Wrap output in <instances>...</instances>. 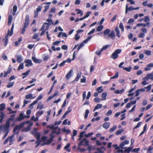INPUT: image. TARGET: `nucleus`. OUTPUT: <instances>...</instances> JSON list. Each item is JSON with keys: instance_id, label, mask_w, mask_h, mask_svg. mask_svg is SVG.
I'll return each instance as SVG.
<instances>
[{"instance_id": "9b49d317", "label": "nucleus", "mask_w": 153, "mask_h": 153, "mask_svg": "<svg viewBox=\"0 0 153 153\" xmlns=\"http://www.w3.org/2000/svg\"><path fill=\"white\" fill-rule=\"evenodd\" d=\"M153 67V63H152L148 64L146 66V67L145 68V70L146 71H148L151 69L150 68Z\"/></svg>"}, {"instance_id": "c85d7f7f", "label": "nucleus", "mask_w": 153, "mask_h": 153, "mask_svg": "<svg viewBox=\"0 0 153 153\" xmlns=\"http://www.w3.org/2000/svg\"><path fill=\"white\" fill-rule=\"evenodd\" d=\"M38 102V101L36 100H35L29 106V108L30 109H32L33 108V107L31 108V106H33V105H35V104L37 103Z\"/></svg>"}, {"instance_id": "72a5a7b5", "label": "nucleus", "mask_w": 153, "mask_h": 153, "mask_svg": "<svg viewBox=\"0 0 153 153\" xmlns=\"http://www.w3.org/2000/svg\"><path fill=\"white\" fill-rule=\"evenodd\" d=\"M116 128H117L116 126L114 125L112 128H111L110 129L109 132L110 133H111V132H113L116 129Z\"/></svg>"}, {"instance_id": "4468645a", "label": "nucleus", "mask_w": 153, "mask_h": 153, "mask_svg": "<svg viewBox=\"0 0 153 153\" xmlns=\"http://www.w3.org/2000/svg\"><path fill=\"white\" fill-rule=\"evenodd\" d=\"M72 70H70L69 72L66 74L65 77L66 79H68L72 76Z\"/></svg>"}, {"instance_id": "8fccbe9b", "label": "nucleus", "mask_w": 153, "mask_h": 153, "mask_svg": "<svg viewBox=\"0 0 153 153\" xmlns=\"http://www.w3.org/2000/svg\"><path fill=\"white\" fill-rule=\"evenodd\" d=\"M60 42V41L57 40L55 42H53V44L54 45H57Z\"/></svg>"}, {"instance_id": "4be33fe9", "label": "nucleus", "mask_w": 153, "mask_h": 153, "mask_svg": "<svg viewBox=\"0 0 153 153\" xmlns=\"http://www.w3.org/2000/svg\"><path fill=\"white\" fill-rule=\"evenodd\" d=\"M102 86H100L97 88L96 90L97 91L98 93H100L103 92V90L102 89Z\"/></svg>"}, {"instance_id": "7c9ffc66", "label": "nucleus", "mask_w": 153, "mask_h": 153, "mask_svg": "<svg viewBox=\"0 0 153 153\" xmlns=\"http://www.w3.org/2000/svg\"><path fill=\"white\" fill-rule=\"evenodd\" d=\"M132 68L131 66H129L128 68L127 67H123V70L126 71L127 72H130L131 71V70Z\"/></svg>"}, {"instance_id": "864d4df0", "label": "nucleus", "mask_w": 153, "mask_h": 153, "mask_svg": "<svg viewBox=\"0 0 153 153\" xmlns=\"http://www.w3.org/2000/svg\"><path fill=\"white\" fill-rule=\"evenodd\" d=\"M35 136L37 140H39L40 138V134L39 133H36L35 135Z\"/></svg>"}, {"instance_id": "58836bf2", "label": "nucleus", "mask_w": 153, "mask_h": 153, "mask_svg": "<svg viewBox=\"0 0 153 153\" xmlns=\"http://www.w3.org/2000/svg\"><path fill=\"white\" fill-rule=\"evenodd\" d=\"M144 53L148 56H150L151 55V51L149 50H146L144 52Z\"/></svg>"}, {"instance_id": "a211bd4d", "label": "nucleus", "mask_w": 153, "mask_h": 153, "mask_svg": "<svg viewBox=\"0 0 153 153\" xmlns=\"http://www.w3.org/2000/svg\"><path fill=\"white\" fill-rule=\"evenodd\" d=\"M30 122V121H26V122H22L19 125H18L19 128V129L21 128L22 127L24 126V125H25V123H28Z\"/></svg>"}, {"instance_id": "6e6d98bb", "label": "nucleus", "mask_w": 153, "mask_h": 153, "mask_svg": "<svg viewBox=\"0 0 153 153\" xmlns=\"http://www.w3.org/2000/svg\"><path fill=\"white\" fill-rule=\"evenodd\" d=\"M42 7V6H38L36 9V11L38 12L41 11Z\"/></svg>"}, {"instance_id": "5fc2aeb1", "label": "nucleus", "mask_w": 153, "mask_h": 153, "mask_svg": "<svg viewBox=\"0 0 153 153\" xmlns=\"http://www.w3.org/2000/svg\"><path fill=\"white\" fill-rule=\"evenodd\" d=\"M109 45H106L103 47L101 49V51H104L106 50L109 47Z\"/></svg>"}, {"instance_id": "6ab92c4d", "label": "nucleus", "mask_w": 153, "mask_h": 153, "mask_svg": "<svg viewBox=\"0 0 153 153\" xmlns=\"http://www.w3.org/2000/svg\"><path fill=\"white\" fill-rule=\"evenodd\" d=\"M8 38L7 37H5L4 38H3L2 39L3 41L4 42V46H6L8 43Z\"/></svg>"}, {"instance_id": "2f4dec72", "label": "nucleus", "mask_w": 153, "mask_h": 153, "mask_svg": "<svg viewBox=\"0 0 153 153\" xmlns=\"http://www.w3.org/2000/svg\"><path fill=\"white\" fill-rule=\"evenodd\" d=\"M153 149V147L152 146V145L150 146L149 147L147 151V153H152L151 151Z\"/></svg>"}, {"instance_id": "4d7b16f0", "label": "nucleus", "mask_w": 153, "mask_h": 153, "mask_svg": "<svg viewBox=\"0 0 153 153\" xmlns=\"http://www.w3.org/2000/svg\"><path fill=\"white\" fill-rule=\"evenodd\" d=\"M39 14V12L35 10L34 12V18H36L38 16Z\"/></svg>"}, {"instance_id": "1a4fd4ad", "label": "nucleus", "mask_w": 153, "mask_h": 153, "mask_svg": "<svg viewBox=\"0 0 153 153\" xmlns=\"http://www.w3.org/2000/svg\"><path fill=\"white\" fill-rule=\"evenodd\" d=\"M32 60L35 63H41L42 61L41 59H38L35 58L34 56H32Z\"/></svg>"}, {"instance_id": "a18cd8bd", "label": "nucleus", "mask_w": 153, "mask_h": 153, "mask_svg": "<svg viewBox=\"0 0 153 153\" xmlns=\"http://www.w3.org/2000/svg\"><path fill=\"white\" fill-rule=\"evenodd\" d=\"M141 122H139L137 125L134 128V129H135L139 128L141 126Z\"/></svg>"}, {"instance_id": "774afa93", "label": "nucleus", "mask_w": 153, "mask_h": 153, "mask_svg": "<svg viewBox=\"0 0 153 153\" xmlns=\"http://www.w3.org/2000/svg\"><path fill=\"white\" fill-rule=\"evenodd\" d=\"M145 36V34L143 33H140L138 36L139 38H143Z\"/></svg>"}, {"instance_id": "f03ea898", "label": "nucleus", "mask_w": 153, "mask_h": 153, "mask_svg": "<svg viewBox=\"0 0 153 153\" xmlns=\"http://www.w3.org/2000/svg\"><path fill=\"white\" fill-rule=\"evenodd\" d=\"M110 30L109 29H107L105 30L103 32V34L105 36L108 35V37L112 39H114L115 38V35L114 31H112L109 34Z\"/></svg>"}, {"instance_id": "f8f14e48", "label": "nucleus", "mask_w": 153, "mask_h": 153, "mask_svg": "<svg viewBox=\"0 0 153 153\" xmlns=\"http://www.w3.org/2000/svg\"><path fill=\"white\" fill-rule=\"evenodd\" d=\"M45 28V25H43L42 27H41L40 29V31H42V32L40 34V35L41 36H42L44 35L46 30H44V29Z\"/></svg>"}, {"instance_id": "20e7f679", "label": "nucleus", "mask_w": 153, "mask_h": 153, "mask_svg": "<svg viewBox=\"0 0 153 153\" xmlns=\"http://www.w3.org/2000/svg\"><path fill=\"white\" fill-rule=\"evenodd\" d=\"M121 51V50L120 49H118L116 50L111 55V58L114 59H115L117 58L118 57V54L120 53Z\"/></svg>"}, {"instance_id": "09e8293b", "label": "nucleus", "mask_w": 153, "mask_h": 153, "mask_svg": "<svg viewBox=\"0 0 153 153\" xmlns=\"http://www.w3.org/2000/svg\"><path fill=\"white\" fill-rule=\"evenodd\" d=\"M101 100L98 97H96L94 99V101L95 102L99 103Z\"/></svg>"}, {"instance_id": "3c124183", "label": "nucleus", "mask_w": 153, "mask_h": 153, "mask_svg": "<svg viewBox=\"0 0 153 153\" xmlns=\"http://www.w3.org/2000/svg\"><path fill=\"white\" fill-rule=\"evenodd\" d=\"M91 12H87L86 13V15H85L84 16V18L85 19L87 17H88L89 16L90 14L91 13Z\"/></svg>"}, {"instance_id": "338daca9", "label": "nucleus", "mask_w": 153, "mask_h": 153, "mask_svg": "<svg viewBox=\"0 0 153 153\" xmlns=\"http://www.w3.org/2000/svg\"><path fill=\"white\" fill-rule=\"evenodd\" d=\"M112 111L111 110H110L108 111V112L106 114V115L107 116H109L112 114Z\"/></svg>"}, {"instance_id": "7ed1b4c3", "label": "nucleus", "mask_w": 153, "mask_h": 153, "mask_svg": "<svg viewBox=\"0 0 153 153\" xmlns=\"http://www.w3.org/2000/svg\"><path fill=\"white\" fill-rule=\"evenodd\" d=\"M14 134H12L10 136L8 137L4 142V144H5L9 141V145H12L13 143V142L14 140L13 139V138L14 137Z\"/></svg>"}, {"instance_id": "052dcab7", "label": "nucleus", "mask_w": 153, "mask_h": 153, "mask_svg": "<svg viewBox=\"0 0 153 153\" xmlns=\"http://www.w3.org/2000/svg\"><path fill=\"white\" fill-rule=\"evenodd\" d=\"M18 129H19V128L18 125H16L13 128V131L14 133H15L16 132V131Z\"/></svg>"}, {"instance_id": "680f3d73", "label": "nucleus", "mask_w": 153, "mask_h": 153, "mask_svg": "<svg viewBox=\"0 0 153 153\" xmlns=\"http://www.w3.org/2000/svg\"><path fill=\"white\" fill-rule=\"evenodd\" d=\"M93 134V132H90L88 134H85L84 136L85 137H89V136H92Z\"/></svg>"}, {"instance_id": "c756f323", "label": "nucleus", "mask_w": 153, "mask_h": 153, "mask_svg": "<svg viewBox=\"0 0 153 153\" xmlns=\"http://www.w3.org/2000/svg\"><path fill=\"white\" fill-rule=\"evenodd\" d=\"M75 11H76L77 12V14H80L81 16H82L83 15V12L81 10H80L79 9H75Z\"/></svg>"}, {"instance_id": "e433bc0d", "label": "nucleus", "mask_w": 153, "mask_h": 153, "mask_svg": "<svg viewBox=\"0 0 153 153\" xmlns=\"http://www.w3.org/2000/svg\"><path fill=\"white\" fill-rule=\"evenodd\" d=\"M43 25H45H45H46L45 26L46 27H45V30H47L48 29V28H49V26L50 25H51V24H49L48 23L45 22L44 23V24Z\"/></svg>"}, {"instance_id": "a878e982", "label": "nucleus", "mask_w": 153, "mask_h": 153, "mask_svg": "<svg viewBox=\"0 0 153 153\" xmlns=\"http://www.w3.org/2000/svg\"><path fill=\"white\" fill-rule=\"evenodd\" d=\"M107 95V93L106 92H104L102 93V97L103 98V99H101V100H105L106 99V97Z\"/></svg>"}, {"instance_id": "412c9836", "label": "nucleus", "mask_w": 153, "mask_h": 153, "mask_svg": "<svg viewBox=\"0 0 153 153\" xmlns=\"http://www.w3.org/2000/svg\"><path fill=\"white\" fill-rule=\"evenodd\" d=\"M5 105L4 103H2L0 105V111H3L5 109Z\"/></svg>"}, {"instance_id": "cd10ccee", "label": "nucleus", "mask_w": 153, "mask_h": 153, "mask_svg": "<svg viewBox=\"0 0 153 153\" xmlns=\"http://www.w3.org/2000/svg\"><path fill=\"white\" fill-rule=\"evenodd\" d=\"M33 96V94H30L27 95H26L25 96V98L26 99H29L30 98L33 99L34 97H32Z\"/></svg>"}, {"instance_id": "69168bd1", "label": "nucleus", "mask_w": 153, "mask_h": 153, "mask_svg": "<svg viewBox=\"0 0 153 153\" xmlns=\"http://www.w3.org/2000/svg\"><path fill=\"white\" fill-rule=\"evenodd\" d=\"M117 17V15H115L112 18V19L111 20V22H114V21H115Z\"/></svg>"}, {"instance_id": "393cba45", "label": "nucleus", "mask_w": 153, "mask_h": 153, "mask_svg": "<svg viewBox=\"0 0 153 153\" xmlns=\"http://www.w3.org/2000/svg\"><path fill=\"white\" fill-rule=\"evenodd\" d=\"M103 28V27L102 25H100L98 26L97 28L96 29L97 31L99 32L102 30Z\"/></svg>"}, {"instance_id": "dca6fc26", "label": "nucleus", "mask_w": 153, "mask_h": 153, "mask_svg": "<svg viewBox=\"0 0 153 153\" xmlns=\"http://www.w3.org/2000/svg\"><path fill=\"white\" fill-rule=\"evenodd\" d=\"M102 107V104H97L94 107L93 110V111H94L97 109L101 108Z\"/></svg>"}, {"instance_id": "603ef678", "label": "nucleus", "mask_w": 153, "mask_h": 153, "mask_svg": "<svg viewBox=\"0 0 153 153\" xmlns=\"http://www.w3.org/2000/svg\"><path fill=\"white\" fill-rule=\"evenodd\" d=\"M125 145L124 144L123 142H122L120 145L119 147L120 148H121L122 149H124L126 148V147H123V146H124Z\"/></svg>"}, {"instance_id": "473e14b6", "label": "nucleus", "mask_w": 153, "mask_h": 153, "mask_svg": "<svg viewBox=\"0 0 153 153\" xmlns=\"http://www.w3.org/2000/svg\"><path fill=\"white\" fill-rule=\"evenodd\" d=\"M89 113V110L88 109H87L85 111V115L84 116V118L85 119H86L88 116V114Z\"/></svg>"}, {"instance_id": "f704fd0d", "label": "nucleus", "mask_w": 153, "mask_h": 153, "mask_svg": "<svg viewBox=\"0 0 153 153\" xmlns=\"http://www.w3.org/2000/svg\"><path fill=\"white\" fill-rule=\"evenodd\" d=\"M119 27L121 29V31L122 32H123L124 31V27H123V24L122 22L120 23L119 26Z\"/></svg>"}, {"instance_id": "ea45409f", "label": "nucleus", "mask_w": 153, "mask_h": 153, "mask_svg": "<svg viewBox=\"0 0 153 153\" xmlns=\"http://www.w3.org/2000/svg\"><path fill=\"white\" fill-rule=\"evenodd\" d=\"M53 140L52 138H50L48 140L47 142L45 143V144L47 145H49L51 143V142L53 141Z\"/></svg>"}, {"instance_id": "2eb2a0df", "label": "nucleus", "mask_w": 153, "mask_h": 153, "mask_svg": "<svg viewBox=\"0 0 153 153\" xmlns=\"http://www.w3.org/2000/svg\"><path fill=\"white\" fill-rule=\"evenodd\" d=\"M110 124L108 122H105L102 125L103 127L105 129H108L110 126Z\"/></svg>"}, {"instance_id": "de8ad7c7", "label": "nucleus", "mask_w": 153, "mask_h": 153, "mask_svg": "<svg viewBox=\"0 0 153 153\" xmlns=\"http://www.w3.org/2000/svg\"><path fill=\"white\" fill-rule=\"evenodd\" d=\"M84 45V44L83 42H82L80 44L77 49L78 51H79L82 47Z\"/></svg>"}, {"instance_id": "49530a36", "label": "nucleus", "mask_w": 153, "mask_h": 153, "mask_svg": "<svg viewBox=\"0 0 153 153\" xmlns=\"http://www.w3.org/2000/svg\"><path fill=\"white\" fill-rule=\"evenodd\" d=\"M43 111H39L37 112L36 113V116H39L43 114Z\"/></svg>"}, {"instance_id": "0e129e2a", "label": "nucleus", "mask_w": 153, "mask_h": 153, "mask_svg": "<svg viewBox=\"0 0 153 153\" xmlns=\"http://www.w3.org/2000/svg\"><path fill=\"white\" fill-rule=\"evenodd\" d=\"M61 48L62 49L64 50H66L68 49V46L65 45H62V46Z\"/></svg>"}, {"instance_id": "79ce46f5", "label": "nucleus", "mask_w": 153, "mask_h": 153, "mask_svg": "<svg viewBox=\"0 0 153 153\" xmlns=\"http://www.w3.org/2000/svg\"><path fill=\"white\" fill-rule=\"evenodd\" d=\"M131 149L132 148H131L130 147H129L127 149L124 150V151L125 152H127L128 153H129L131 151Z\"/></svg>"}, {"instance_id": "a19ab883", "label": "nucleus", "mask_w": 153, "mask_h": 153, "mask_svg": "<svg viewBox=\"0 0 153 153\" xmlns=\"http://www.w3.org/2000/svg\"><path fill=\"white\" fill-rule=\"evenodd\" d=\"M144 20L145 22H149L150 19L149 16H145L144 17Z\"/></svg>"}, {"instance_id": "e2e57ef3", "label": "nucleus", "mask_w": 153, "mask_h": 153, "mask_svg": "<svg viewBox=\"0 0 153 153\" xmlns=\"http://www.w3.org/2000/svg\"><path fill=\"white\" fill-rule=\"evenodd\" d=\"M91 96V92L90 91H89L87 94V95L86 97V99L87 100H88Z\"/></svg>"}, {"instance_id": "423d86ee", "label": "nucleus", "mask_w": 153, "mask_h": 153, "mask_svg": "<svg viewBox=\"0 0 153 153\" xmlns=\"http://www.w3.org/2000/svg\"><path fill=\"white\" fill-rule=\"evenodd\" d=\"M13 120L14 119L12 118H9L8 119L6 122L4 126V130H7L9 129L10 125V121Z\"/></svg>"}, {"instance_id": "37998d69", "label": "nucleus", "mask_w": 153, "mask_h": 153, "mask_svg": "<svg viewBox=\"0 0 153 153\" xmlns=\"http://www.w3.org/2000/svg\"><path fill=\"white\" fill-rule=\"evenodd\" d=\"M7 109L9 111V113L10 114H12V113H16V111H13L10 108H7Z\"/></svg>"}, {"instance_id": "aec40b11", "label": "nucleus", "mask_w": 153, "mask_h": 153, "mask_svg": "<svg viewBox=\"0 0 153 153\" xmlns=\"http://www.w3.org/2000/svg\"><path fill=\"white\" fill-rule=\"evenodd\" d=\"M13 32H11L9 29H8L7 34L5 37H8V36H11L13 34Z\"/></svg>"}, {"instance_id": "f3484780", "label": "nucleus", "mask_w": 153, "mask_h": 153, "mask_svg": "<svg viewBox=\"0 0 153 153\" xmlns=\"http://www.w3.org/2000/svg\"><path fill=\"white\" fill-rule=\"evenodd\" d=\"M13 19V17L11 15H10L8 16V22L7 25L10 26V25Z\"/></svg>"}, {"instance_id": "0eeeda50", "label": "nucleus", "mask_w": 153, "mask_h": 153, "mask_svg": "<svg viewBox=\"0 0 153 153\" xmlns=\"http://www.w3.org/2000/svg\"><path fill=\"white\" fill-rule=\"evenodd\" d=\"M25 62L26 63L25 66L27 67H29V66H31L33 65L32 61L29 59H26L25 60Z\"/></svg>"}, {"instance_id": "bf43d9fd", "label": "nucleus", "mask_w": 153, "mask_h": 153, "mask_svg": "<svg viewBox=\"0 0 153 153\" xmlns=\"http://www.w3.org/2000/svg\"><path fill=\"white\" fill-rule=\"evenodd\" d=\"M95 28L93 29L91 31H90L88 34V35H90L94 32L95 31Z\"/></svg>"}, {"instance_id": "c03bdc74", "label": "nucleus", "mask_w": 153, "mask_h": 153, "mask_svg": "<svg viewBox=\"0 0 153 153\" xmlns=\"http://www.w3.org/2000/svg\"><path fill=\"white\" fill-rule=\"evenodd\" d=\"M13 82H9L8 83V85L7 86V88H11L13 86Z\"/></svg>"}, {"instance_id": "13d9d810", "label": "nucleus", "mask_w": 153, "mask_h": 153, "mask_svg": "<svg viewBox=\"0 0 153 153\" xmlns=\"http://www.w3.org/2000/svg\"><path fill=\"white\" fill-rule=\"evenodd\" d=\"M123 132V130L122 129H120L117 131L116 133V134L117 135H119L120 134Z\"/></svg>"}, {"instance_id": "c9c22d12", "label": "nucleus", "mask_w": 153, "mask_h": 153, "mask_svg": "<svg viewBox=\"0 0 153 153\" xmlns=\"http://www.w3.org/2000/svg\"><path fill=\"white\" fill-rule=\"evenodd\" d=\"M81 73H78L76 75V76L75 79V81H78L79 80L80 77H81Z\"/></svg>"}, {"instance_id": "9d476101", "label": "nucleus", "mask_w": 153, "mask_h": 153, "mask_svg": "<svg viewBox=\"0 0 153 153\" xmlns=\"http://www.w3.org/2000/svg\"><path fill=\"white\" fill-rule=\"evenodd\" d=\"M16 60L18 62L20 63L22 61L23 57L21 55H17L16 56Z\"/></svg>"}, {"instance_id": "ddd939ff", "label": "nucleus", "mask_w": 153, "mask_h": 153, "mask_svg": "<svg viewBox=\"0 0 153 153\" xmlns=\"http://www.w3.org/2000/svg\"><path fill=\"white\" fill-rule=\"evenodd\" d=\"M30 72V70H28L26 71L25 72L22 73V75H23L22 77V79L25 78L27 76Z\"/></svg>"}, {"instance_id": "5701e85b", "label": "nucleus", "mask_w": 153, "mask_h": 153, "mask_svg": "<svg viewBox=\"0 0 153 153\" xmlns=\"http://www.w3.org/2000/svg\"><path fill=\"white\" fill-rule=\"evenodd\" d=\"M17 7L16 5H15L13 6V11L12 14L13 16H15L16 14L15 13L16 12L17 10Z\"/></svg>"}, {"instance_id": "bb28decb", "label": "nucleus", "mask_w": 153, "mask_h": 153, "mask_svg": "<svg viewBox=\"0 0 153 153\" xmlns=\"http://www.w3.org/2000/svg\"><path fill=\"white\" fill-rule=\"evenodd\" d=\"M145 79L148 78V79L150 78L152 80H153V75L152 74H149L147 75V77L145 78Z\"/></svg>"}, {"instance_id": "39448f33", "label": "nucleus", "mask_w": 153, "mask_h": 153, "mask_svg": "<svg viewBox=\"0 0 153 153\" xmlns=\"http://www.w3.org/2000/svg\"><path fill=\"white\" fill-rule=\"evenodd\" d=\"M89 142L88 140H86L85 138H84L80 141V143H79L78 146H81L85 145L86 146L89 145Z\"/></svg>"}, {"instance_id": "6e6552de", "label": "nucleus", "mask_w": 153, "mask_h": 153, "mask_svg": "<svg viewBox=\"0 0 153 153\" xmlns=\"http://www.w3.org/2000/svg\"><path fill=\"white\" fill-rule=\"evenodd\" d=\"M25 117V116H24L22 113H21L19 117H17L16 118V121H20L23 120Z\"/></svg>"}, {"instance_id": "f257e3e1", "label": "nucleus", "mask_w": 153, "mask_h": 153, "mask_svg": "<svg viewBox=\"0 0 153 153\" xmlns=\"http://www.w3.org/2000/svg\"><path fill=\"white\" fill-rule=\"evenodd\" d=\"M29 15H27L25 16V22L24 23V26L21 31V33L24 34L25 31V28L27 27L29 25Z\"/></svg>"}, {"instance_id": "b1692460", "label": "nucleus", "mask_w": 153, "mask_h": 153, "mask_svg": "<svg viewBox=\"0 0 153 153\" xmlns=\"http://www.w3.org/2000/svg\"><path fill=\"white\" fill-rule=\"evenodd\" d=\"M24 68V63H22L20 64L18 67L17 70L19 71L21 69H23Z\"/></svg>"}, {"instance_id": "4c0bfd02", "label": "nucleus", "mask_w": 153, "mask_h": 153, "mask_svg": "<svg viewBox=\"0 0 153 153\" xmlns=\"http://www.w3.org/2000/svg\"><path fill=\"white\" fill-rule=\"evenodd\" d=\"M118 76L119 73L118 72H117L114 76L111 77V79H114L117 78L118 77Z\"/></svg>"}]
</instances>
